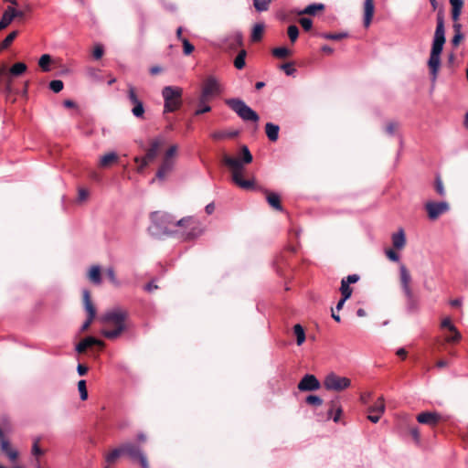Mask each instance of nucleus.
Segmentation results:
<instances>
[{
	"label": "nucleus",
	"instance_id": "nucleus-1",
	"mask_svg": "<svg viewBox=\"0 0 468 468\" xmlns=\"http://www.w3.org/2000/svg\"><path fill=\"white\" fill-rule=\"evenodd\" d=\"M224 164L229 168L233 182L243 189H250L254 186L251 180L243 179L244 165L252 162V155L246 145L241 147V158L223 155Z\"/></svg>",
	"mask_w": 468,
	"mask_h": 468
},
{
	"label": "nucleus",
	"instance_id": "nucleus-2",
	"mask_svg": "<svg viewBox=\"0 0 468 468\" xmlns=\"http://www.w3.org/2000/svg\"><path fill=\"white\" fill-rule=\"evenodd\" d=\"M127 316V312L120 307L106 311L100 317V321L103 324L101 331V335L108 339L119 337L126 330L125 320Z\"/></svg>",
	"mask_w": 468,
	"mask_h": 468
},
{
	"label": "nucleus",
	"instance_id": "nucleus-3",
	"mask_svg": "<svg viewBox=\"0 0 468 468\" xmlns=\"http://www.w3.org/2000/svg\"><path fill=\"white\" fill-rule=\"evenodd\" d=\"M445 43V30L443 19L441 16L437 18V27L434 33V38L432 42V48L431 56L429 58V67L434 78H436L437 72L441 65V53Z\"/></svg>",
	"mask_w": 468,
	"mask_h": 468
},
{
	"label": "nucleus",
	"instance_id": "nucleus-4",
	"mask_svg": "<svg viewBox=\"0 0 468 468\" xmlns=\"http://www.w3.org/2000/svg\"><path fill=\"white\" fill-rule=\"evenodd\" d=\"M154 218L166 219L167 223L164 229L168 231H173L174 227H182L184 229L181 231V234L188 239L196 238L201 235L204 231L201 224L193 218H186L175 221L169 216L160 215L158 213L154 214Z\"/></svg>",
	"mask_w": 468,
	"mask_h": 468
},
{
	"label": "nucleus",
	"instance_id": "nucleus-5",
	"mask_svg": "<svg viewBox=\"0 0 468 468\" xmlns=\"http://www.w3.org/2000/svg\"><path fill=\"white\" fill-rule=\"evenodd\" d=\"M179 147L177 144L170 145L163 154L156 178L165 181L175 171L177 162Z\"/></svg>",
	"mask_w": 468,
	"mask_h": 468
},
{
	"label": "nucleus",
	"instance_id": "nucleus-6",
	"mask_svg": "<svg viewBox=\"0 0 468 468\" xmlns=\"http://www.w3.org/2000/svg\"><path fill=\"white\" fill-rule=\"evenodd\" d=\"M182 93L183 90L176 86H165L162 90L165 112H175L180 107Z\"/></svg>",
	"mask_w": 468,
	"mask_h": 468
},
{
	"label": "nucleus",
	"instance_id": "nucleus-7",
	"mask_svg": "<svg viewBox=\"0 0 468 468\" xmlns=\"http://www.w3.org/2000/svg\"><path fill=\"white\" fill-rule=\"evenodd\" d=\"M226 103L243 120L246 122H257L260 119L255 111L249 107L243 101L239 99H229Z\"/></svg>",
	"mask_w": 468,
	"mask_h": 468
},
{
	"label": "nucleus",
	"instance_id": "nucleus-8",
	"mask_svg": "<svg viewBox=\"0 0 468 468\" xmlns=\"http://www.w3.org/2000/svg\"><path fill=\"white\" fill-rule=\"evenodd\" d=\"M351 386V380L346 377L339 376L334 372L329 373L324 379V387L326 390L341 392Z\"/></svg>",
	"mask_w": 468,
	"mask_h": 468
},
{
	"label": "nucleus",
	"instance_id": "nucleus-9",
	"mask_svg": "<svg viewBox=\"0 0 468 468\" xmlns=\"http://www.w3.org/2000/svg\"><path fill=\"white\" fill-rule=\"evenodd\" d=\"M123 454L130 457L133 462H138L142 468H150L147 457L140 446L128 441L122 444Z\"/></svg>",
	"mask_w": 468,
	"mask_h": 468
},
{
	"label": "nucleus",
	"instance_id": "nucleus-10",
	"mask_svg": "<svg viewBox=\"0 0 468 468\" xmlns=\"http://www.w3.org/2000/svg\"><path fill=\"white\" fill-rule=\"evenodd\" d=\"M221 91L222 89L218 81L213 77L207 78L202 87L200 104H204L205 101H207L213 97L220 94Z\"/></svg>",
	"mask_w": 468,
	"mask_h": 468
},
{
	"label": "nucleus",
	"instance_id": "nucleus-11",
	"mask_svg": "<svg viewBox=\"0 0 468 468\" xmlns=\"http://www.w3.org/2000/svg\"><path fill=\"white\" fill-rule=\"evenodd\" d=\"M424 207L427 211L428 218L431 220H436L439 217L450 210V205L446 201H428L425 203Z\"/></svg>",
	"mask_w": 468,
	"mask_h": 468
},
{
	"label": "nucleus",
	"instance_id": "nucleus-12",
	"mask_svg": "<svg viewBox=\"0 0 468 468\" xmlns=\"http://www.w3.org/2000/svg\"><path fill=\"white\" fill-rule=\"evenodd\" d=\"M441 327L447 331L444 334V340L447 343H457L461 340L462 335L457 327L453 324L451 317L446 316L442 318Z\"/></svg>",
	"mask_w": 468,
	"mask_h": 468
},
{
	"label": "nucleus",
	"instance_id": "nucleus-13",
	"mask_svg": "<svg viewBox=\"0 0 468 468\" xmlns=\"http://www.w3.org/2000/svg\"><path fill=\"white\" fill-rule=\"evenodd\" d=\"M127 94L130 102L133 104V108L131 109L133 115L136 118H144L145 112L144 103L136 94L135 88L131 84L128 85Z\"/></svg>",
	"mask_w": 468,
	"mask_h": 468
},
{
	"label": "nucleus",
	"instance_id": "nucleus-14",
	"mask_svg": "<svg viewBox=\"0 0 468 468\" xmlns=\"http://www.w3.org/2000/svg\"><path fill=\"white\" fill-rule=\"evenodd\" d=\"M368 416L367 419L372 421L373 423L378 422L381 416L385 412V401L384 398L380 397L378 399V400L375 402V404L368 408Z\"/></svg>",
	"mask_w": 468,
	"mask_h": 468
},
{
	"label": "nucleus",
	"instance_id": "nucleus-15",
	"mask_svg": "<svg viewBox=\"0 0 468 468\" xmlns=\"http://www.w3.org/2000/svg\"><path fill=\"white\" fill-rule=\"evenodd\" d=\"M399 278L402 290L409 299L412 298V290L410 288L411 276L405 265L399 267Z\"/></svg>",
	"mask_w": 468,
	"mask_h": 468
},
{
	"label": "nucleus",
	"instance_id": "nucleus-16",
	"mask_svg": "<svg viewBox=\"0 0 468 468\" xmlns=\"http://www.w3.org/2000/svg\"><path fill=\"white\" fill-rule=\"evenodd\" d=\"M320 388V382L314 375H305L298 384L301 391H314Z\"/></svg>",
	"mask_w": 468,
	"mask_h": 468
},
{
	"label": "nucleus",
	"instance_id": "nucleus-17",
	"mask_svg": "<svg viewBox=\"0 0 468 468\" xmlns=\"http://www.w3.org/2000/svg\"><path fill=\"white\" fill-rule=\"evenodd\" d=\"M102 270L99 264H93L89 267L86 272V277L89 282L96 286H99L102 282Z\"/></svg>",
	"mask_w": 468,
	"mask_h": 468
},
{
	"label": "nucleus",
	"instance_id": "nucleus-18",
	"mask_svg": "<svg viewBox=\"0 0 468 468\" xmlns=\"http://www.w3.org/2000/svg\"><path fill=\"white\" fill-rule=\"evenodd\" d=\"M0 448L11 462H15L19 456L18 451L4 436L0 438Z\"/></svg>",
	"mask_w": 468,
	"mask_h": 468
},
{
	"label": "nucleus",
	"instance_id": "nucleus-19",
	"mask_svg": "<svg viewBox=\"0 0 468 468\" xmlns=\"http://www.w3.org/2000/svg\"><path fill=\"white\" fill-rule=\"evenodd\" d=\"M164 144H165V139L163 137L159 136V137L154 138L150 143L149 149L147 150V152L144 157H145L146 159H148L149 161L152 162L156 157L160 147Z\"/></svg>",
	"mask_w": 468,
	"mask_h": 468
},
{
	"label": "nucleus",
	"instance_id": "nucleus-20",
	"mask_svg": "<svg viewBox=\"0 0 468 468\" xmlns=\"http://www.w3.org/2000/svg\"><path fill=\"white\" fill-rule=\"evenodd\" d=\"M417 420L421 424L433 426L440 420V415L436 412L425 411L417 416Z\"/></svg>",
	"mask_w": 468,
	"mask_h": 468
},
{
	"label": "nucleus",
	"instance_id": "nucleus-21",
	"mask_svg": "<svg viewBox=\"0 0 468 468\" xmlns=\"http://www.w3.org/2000/svg\"><path fill=\"white\" fill-rule=\"evenodd\" d=\"M94 345H98V346H103V342L101 341V340H98L92 336H89V337H86L84 338L82 341H80L77 346H76V351L78 353H83L86 351L87 348L90 347L91 346H94Z\"/></svg>",
	"mask_w": 468,
	"mask_h": 468
},
{
	"label": "nucleus",
	"instance_id": "nucleus-22",
	"mask_svg": "<svg viewBox=\"0 0 468 468\" xmlns=\"http://www.w3.org/2000/svg\"><path fill=\"white\" fill-rule=\"evenodd\" d=\"M374 0H365L364 3V26L368 27L374 16Z\"/></svg>",
	"mask_w": 468,
	"mask_h": 468
},
{
	"label": "nucleus",
	"instance_id": "nucleus-23",
	"mask_svg": "<svg viewBox=\"0 0 468 468\" xmlns=\"http://www.w3.org/2000/svg\"><path fill=\"white\" fill-rule=\"evenodd\" d=\"M119 156L115 152H109L101 156L99 161V166L101 168H107L111 165L118 163Z\"/></svg>",
	"mask_w": 468,
	"mask_h": 468
},
{
	"label": "nucleus",
	"instance_id": "nucleus-24",
	"mask_svg": "<svg viewBox=\"0 0 468 468\" xmlns=\"http://www.w3.org/2000/svg\"><path fill=\"white\" fill-rule=\"evenodd\" d=\"M84 309L88 313V317L94 319L96 315V309L91 302L90 293L88 290L82 292Z\"/></svg>",
	"mask_w": 468,
	"mask_h": 468
},
{
	"label": "nucleus",
	"instance_id": "nucleus-25",
	"mask_svg": "<svg viewBox=\"0 0 468 468\" xmlns=\"http://www.w3.org/2000/svg\"><path fill=\"white\" fill-rule=\"evenodd\" d=\"M392 244L395 249L401 250L406 245V235L403 229H399L397 232L392 234Z\"/></svg>",
	"mask_w": 468,
	"mask_h": 468
},
{
	"label": "nucleus",
	"instance_id": "nucleus-26",
	"mask_svg": "<svg viewBox=\"0 0 468 468\" xmlns=\"http://www.w3.org/2000/svg\"><path fill=\"white\" fill-rule=\"evenodd\" d=\"M324 9V5L321 3L312 4L307 5L304 9L299 10L296 12L297 15H310L314 16L317 12L323 11Z\"/></svg>",
	"mask_w": 468,
	"mask_h": 468
},
{
	"label": "nucleus",
	"instance_id": "nucleus-27",
	"mask_svg": "<svg viewBox=\"0 0 468 468\" xmlns=\"http://www.w3.org/2000/svg\"><path fill=\"white\" fill-rule=\"evenodd\" d=\"M16 17L15 8L8 6L4 12L0 23L5 28L7 27Z\"/></svg>",
	"mask_w": 468,
	"mask_h": 468
},
{
	"label": "nucleus",
	"instance_id": "nucleus-28",
	"mask_svg": "<svg viewBox=\"0 0 468 468\" xmlns=\"http://www.w3.org/2000/svg\"><path fill=\"white\" fill-rule=\"evenodd\" d=\"M279 131H280V128L278 125H276L272 122L266 123L265 132H266L268 138L271 141H272V142L277 141V139L279 137Z\"/></svg>",
	"mask_w": 468,
	"mask_h": 468
},
{
	"label": "nucleus",
	"instance_id": "nucleus-29",
	"mask_svg": "<svg viewBox=\"0 0 468 468\" xmlns=\"http://www.w3.org/2000/svg\"><path fill=\"white\" fill-rule=\"evenodd\" d=\"M293 333L296 336V344L302 346L306 338L303 327L300 324H295L293 326Z\"/></svg>",
	"mask_w": 468,
	"mask_h": 468
},
{
	"label": "nucleus",
	"instance_id": "nucleus-30",
	"mask_svg": "<svg viewBox=\"0 0 468 468\" xmlns=\"http://www.w3.org/2000/svg\"><path fill=\"white\" fill-rule=\"evenodd\" d=\"M27 65L23 62L15 63L9 69L11 76H20L27 71Z\"/></svg>",
	"mask_w": 468,
	"mask_h": 468
},
{
	"label": "nucleus",
	"instance_id": "nucleus-31",
	"mask_svg": "<svg viewBox=\"0 0 468 468\" xmlns=\"http://www.w3.org/2000/svg\"><path fill=\"white\" fill-rule=\"evenodd\" d=\"M51 61V56L48 54H44L39 58L38 65L43 71L48 72L50 70Z\"/></svg>",
	"mask_w": 468,
	"mask_h": 468
},
{
	"label": "nucleus",
	"instance_id": "nucleus-32",
	"mask_svg": "<svg viewBox=\"0 0 468 468\" xmlns=\"http://www.w3.org/2000/svg\"><path fill=\"white\" fill-rule=\"evenodd\" d=\"M122 454H123V450H122V444L119 447V448H116L114 450H112V452H110L106 457H105V460L107 463H114Z\"/></svg>",
	"mask_w": 468,
	"mask_h": 468
},
{
	"label": "nucleus",
	"instance_id": "nucleus-33",
	"mask_svg": "<svg viewBox=\"0 0 468 468\" xmlns=\"http://www.w3.org/2000/svg\"><path fill=\"white\" fill-rule=\"evenodd\" d=\"M105 274H106L107 278L109 279L110 282L112 283V285H113L114 287L121 286V282L118 280L115 271L112 267L107 268L105 270Z\"/></svg>",
	"mask_w": 468,
	"mask_h": 468
},
{
	"label": "nucleus",
	"instance_id": "nucleus-34",
	"mask_svg": "<svg viewBox=\"0 0 468 468\" xmlns=\"http://www.w3.org/2000/svg\"><path fill=\"white\" fill-rule=\"evenodd\" d=\"M263 30H264V25L260 23V24H256L253 28H252V32H251V39L252 41H259L261 37H262V34H263Z\"/></svg>",
	"mask_w": 468,
	"mask_h": 468
},
{
	"label": "nucleus",
	"instance_id": "nucleus-35",
	"mask_svg": "<svg viewBox=\"0 0 468 468\" xmlns=\"http://www.w3.org/2000/svg\"><path fill=\"white\" fill-rule=\"evenodd\" d=\"M271 1L272 0H254L253 5L257 11L263 12L268 10Z\"/></svg>",
	"mask_w": 468,
	"mask_h": 468
},
{
	"label": "nucleus",
	"instance_id": "nucleus-36",
	"mask_svg": "<svg viewBox=\"0 0 468 468\" xmlns=\"http://www.w3.org/2000/svg\"><path fill=\"white\" fill-rule=\"evenodd\" d=\"M236 134V132H214L211 133V137L215 140H222L225 138L234 137Z\"/></svg>",
	"mask_w": 468,
	"mask_h": 468
},
{
	"label": "nucleus",
	"instance_id": "nucleus-37",
	"mask_svg": "<svg viewBox=\"0 0 468 468\" xmlns=\"http://www.w3.org/2000/svg\"><path fill=\"white\" fill-rule=\"evenodd\" d=\"M246 51L241 50L234 60V65L238 69H241L245 66Z\"/></svg>",
	"mask_w": 468,
	"mask_h": 468
},
{
	"label": "nucleus",
	"instance_id": "nucleus-38",
	"mask_svg": "<svg viewBox=\"0 0 468 468\" xmlns=\"http://www.w3.org/2000/svg\"><path fill=\"white\" fill-rule=\"evenodd\" d=\"M268 203L274 207L275 209H282L281 204H280V197L278 195L271 193L267 197Z\"/></svg>",
	"mask_w": 468,
	"mask_h": 468
},
{
	"label": "nucleus",
	"instance_id": "nucleus-39",
	"mask_svg": "<svg viewBox=\"0 0 468 468\" xmlns=\"http://www.w3.org/2000/svg\"><path fill=\"white\" fill-rule=\"evenodd\" d=\"M17 36V31H13L10 34L7 35V37L3 40V42L0 45V51L8 48L11 43L14 41L16 37Z\"/></svg>",
	"mask_w": 468,
	"mask_h": 468
},
{
	"label": "nucleus",
	"instance_id": "nucleus-40",
	"mask_svg": "<svg viewBox=\"0 0 468 468\" xmlns=\"http://www.w3.org/2000/svg\"><path fill=\"white\" fill-rule=\"evenodd\" d=\"M78 390L80 392V399L86 400L88 399V391L85 380L82 379L78 382Z\"/></svg>",
	"mask_w": 468,
	"mask_h": 468
},
{
	"label": "nucleus",
	"instance_id": "nucleus-41",
	"mask_svg": "<svg viewBox=\"0 0 468 468\" xmlns=\"http://www.w3.org/2000/svg\"><path fill=\"white\" fill-rule=\"evenodd\" d=\"M454 29H455V34L452 39V43L453 46H458L460 44V42L463 40V36L461 32V26L460 25H455L454 26Z\"/></svg>",
	"mask_w": 468,
	"mask_h": 468
},
{
	"label": "nucleus",
	"instance_id": "nucleus-42",
	"mask_svg": "<svg viewBox=\"0 0 468 468\" xmlns=\"http://www.w3.org/2000/svg\"><path fill=\"white\" fill-rule=\"evenodd\" d=\"M340 291L345 299H348L352 294V289L350 288L349 284L346 282V280H342Z\"/></svg>",
	"mask_w": 468,
	"mask_h": 468
},
{
	"label": "nucleus",
	"instance_id": "nucleus-43",
	"mask_svg": "<svg viewBox=\"0 0 468 468\" xmlns=\"http://www.w3.org/2000/svg\"><path fill=\"white\" fill-rule=\"evenodd\" d=\"M134 162L138 164L137 172L142 173L144 167H146L151 161L145 157H135Z\"/></svg>",
	"mask_w": 468,
	"mask_h": 468
},
{
	"label": "nucleus",
	"instance_id": "nucleus-44",
	"mask_svg": "<svg viewBox=\"0 0 468 468\" xmlns=\"http://www.w3.org/2000/svg\"><path fill=\"white\" fill-rule=\"evenodd\" d=\"M288 36L292 42H295L299 36V29L296 26L292 25L288 27Z\"/></svg>",
	"mask_w": 468,
	"mask_h": 468
},
{
	"label": "nucleus",
	"instance_id": "nucleus-45",
	"mask_svg": "<svg viewBox=\"0 0 468 468\" xmlns=\"http://www.w3.org/2000/svg\"><path fill=\"white\" fill-rule=\"evenodd\" d=\"M64 84L61 80H52L49 83V88L56 93L61 91L63 90Z\"/></svg>",
	"mask_w": 468,
	"mask_h": 468
},
{
	"label": "nucleus",
	"instance_id": "nucleus-46",
	"mask_svg": "<svg viewBox=\"0 0 468 468\" xmlns=\"http://www.w3.org/2000/svg\"><path fill=\"white\" fill-rule=\"evenodd\" d=\"M273 55L278 58H285L290 55V50L284 47L274 48Z\"/></svg>",
	"mask_w": 468,
	"mask_h": 468
},
{
	"label": "nucleus",
	"instance_id": "nucleus-47",
	"mask_svg": "<svg viewBox=\"0 0 468 468\" xmlns=\"http://www.w3.org/2000/svg\"><path fill=\"white\" fill-rule=\"evenodd\" d=\"M306 402L311 405L321 406L323 404V399L316 395H310L306 398Z\"/></svg>",
	"mask_w": 468,
	"mask_h": 468
},
{
	"label": "nucleus",
	"instance_id": "nucleus-48",
	"mask_svg": "<svg viewBox=\"0 0 468 468\" xmlns=\"http://www.w3.org/2000/svg\"><path fill=\"white\" fill-rule=\"evenodd\" d=\"M211 110L210 106L207 104V101L204 104H200V99L198 100V107L196 111V114L199 115L205 112H208Z\"/></svg>",
	"mask_w": 468,
	"mask_h": 468
},
{
	"label": "nucleus",
	"instance_id": "nucleus-49",
	"mask_svg": "<svg viewBox=\"0 0 468 468\" xmlns=\"http://www.w3.org/2000/svg\"><path fill=\"white\" fill-rule=\"evenodd\" d=\"M182 44L184 47V53L186 55H189L193 52L194 46L186 38H182Z\"/></svg>",
	"mask_w": 468,
	"mask_h": 468
},
{
	"label": "nucleus",
	"instance_id": "nucleus-50",
	"mask_svg": "<svg viewBox=\"0 0 468 468\" xmlns=\"http://www.w3.org/2000/svg\"><path fill=\"white\" fill-rule=\"evenodd\" d=\"M299 22L304 30H310L312 28L313 22L310 18L303 17Z\"/></svg>",
	"mask_w": 468,
	"mask_h": 468
},
{
	"label": "nucleus",
	"instance_id": "nucleus-51",
	"mask_svg": "<svg viewBox=\"0 0 468 468\" xmlns=\"http://www.w3.org/2000/svg\"><path fill=\"white\" fill-rule=\"evenodd\" d=\"M31 452L34 456H41L44 453V451L39 447L37 441H35L32 445Z\"/></svg>",
	"mask_w": 468,
	"mask_h": 468
},
{
	"label": "nucleus",
	"instance_id": "nucleus-52",
	"mask_svg": "<svg viewBox=\"0 0 468 468\" xmlns=\"http://www.w3.org/2000/svg\"><path fill=\"white\" fill-rule=\"evenodd\" d=\"M435 188L439 195H441V196L445 195V189H444L442 181L439 177L436 179Z\"/></svg>",
	"mask_w": 468,
	"mask_h": 468
},
{
	"label": "nucleus",
	"instance_id": "nucleus-53",
	"mask_svg": "<svg viewBox=\"0 0 468 468\" xmlns=\"http://www.w3.org/2000/svg\"><path fill=\"white\" fill-rule=\"evenodd\" d=\"M89 197V192L88 190L84 189V188H80L79 189V192H78V200L80 202H83L85 200H87Z\"/></svg>",
	"mask_w": 468,
	"mask_h": 468
},
{
	"label": "nucleus",
	"instance_id": "nucleus-54",
	"mask_svg": "<svg viewBox=\"0 0 468 468\" xmlns=\"http://www.w3.org/2000/svg\"><path fill=\"white\" fill-rule=\"evenodd\" d=\"M327 39L332 40H339L346 37V33H339V34H326L324 36Z\"/></svg>",
	"mask_w": 468,
	"mask_h": 468
},
{
	"label": "nucleus",
	"instance_id": "nucleus-55",
	"mask_svg": "<svg viewBox=\"0 0 468 468\" xmlns=\"http://www.w3.org/2000/svg\"><path fill=\"white\" fill-rule=\"evenodd\" d=\"M93 57L97 59L101 58L103 55V48L101 45H96L93 49Z\"/></svg>",
	"mask_w": 468,
	"mask_h": 468
},
{
	"label": "nucleus",
	"instance_id": "nucleus-56",
	"mask_svg": "<svg viewBox=\"0 0 468 468\" xmlns=\"http://www.w3.org/2000/svg\"><path fill=\"white\" fill-rule=\"evenodd\" d=\"M450 4L452 9L462 10L463 7V0H450Z\"/></svg>",
	"mask_w": 468,
	"mask_h": 468
},
{
	"label": "nucleus",
	"instance_id": "nucleus-57",
	"mask_svg": "<svg viewBox=\"0 0 468 468\" xmlns=\"http://www.w3.org/2000/svg\"><path fill=\"white\" fill-rule=\"evenodd\" d=\"M387 257L392 261H399V255L392 250H388L386 251Z\"/></svg>",
	"mask_w": 468,
	"mask_h": 468
},
{
	"label": "nucleus",
	"instance_id": "nucleus-58",
	"mask_svg": "<svg viewBox=\"0 0 468 468\" xmlns=\"http://www.w3.org/2000/svg\"><path fill=\"white\" fill-rule=\"evenodd\" d=\"M282 69L284 70V72L286 73V75H289V76H290V75H292V74H293V72H294V70H295V69H293V67L292 66V64H289V63H287V64H283V65L282 66Z\"/></svg>",
	"mask_w": 468,
	"mask_h": 468
},
{
	"label": "nucleus",
	"instance_id": "nucleus-59",
	"mask_svg": "<svg viewBox=\"0 0 468 468\" xmlns=\"http://www.w3.org/2000/svg\"><path fill=\"white\" fill-rule=\"evenodd\" d=\"M397 124L395 122H390L386 126V131L389 134H393L397 129Z\"/></svg>",
	"mask_w": 468,
	"mask_h": 468
},
{
	"label": "nucleus",
	"instance_id": "nucleus-60",
	"mask_svg": "<svg viewBox=\"0 0 468 468\" xmlns=\"http://www.w3.org/2000/svg\"><path fill=\"white\" fill-rule=\"evenodd\" d=\"M77 372L80 376H84L88 372V367L79 364L77 367Z\"/></svg>",
	"mask_w": 468,
	"mask_h": 468
},
{
	"label": "nucleus",
	"instance_id": "nucleus-61",
	"mask_svg": "<svg viewBox=\"0 0 468 468\" xmlns=\"http://www.w3.org/2000/svg\"><path fill=\"white\" fill-rule=\"evenodd\" d=\"M359 277L356 275V274H352V275H348L346 277V282L350 284V283H355L358 281Z\"/></svg>",
	"mask_w": 468,
	"mask_h": 468
},
{
	"label": "nucleus",
	"instance_id": "nucleus-62",
	"mask_svg": "<svg viewBox=\"0 0 468 468\" xmlns=\"http://www.w3.org/2000/svg\"><path fill=\"white\" fill-rule=\"evenodd\" d=\"M410 434L412 435V437L416 440V441H419L420 440V431L418 429L416 428H412L410 430Z\"/></svg>",
	"mask_w": 468,
	"mask_h": 468
},
{
	"label": "nucleus",
	"instance_id": "nucleus-63",
	"mask_svg": "<svg viewBox=\"0 0 468 468\" xmlns=\"http://www.w3.org/2000/svg\"><path fill=\"white\" fill-rule=\"evenodd\" d=\"M461 11L462 10H456V9H452V19L454 21H457L459 19V16L461 15Z\"/></svg>",
	"mask_w": 468,
	"mask_h": 468
},
{
	"label": "nucleus",
	"instance_id": "nucleus-64",
	"mask_svg": "<svg viewBox=\"0 0 468 468\" xmlns=\"http://www.w3.org/2000/svg\"><path fill=\"white\" fill-rule=\"evenodd\" d=\"M162 71V68L159 66H154L150 69V72L153 75L158 74Z\"/></svg>",
	"mask_w": 468,
	"mask_h": 468
}]
</instances>
